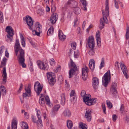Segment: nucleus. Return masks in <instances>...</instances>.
<instances>
[{"label": "nucleus", "mask_w": 129, "mask_h": 129, "mask_svg": "<svg viewBox=\"0 0 129 129\" xmlns=\"http://www.w3.org/2000/svg\"><path fill=\"white\" fill-rule=\"evenodd\" d=\"M61 104L62 105H64L65 102V96L64 93H62L61 95Z\"/></svg>", "instance_id": "30"}, {"label": "nucleus", "mask_w": 129, "mask_h": 129, "mask_svg": "<svg viewBox=\"0 0 129 129\" xmlns=\"http://www.w3.org/2000/svg\"><path fill=\"white\" fill-rule=\"evenodd\" d=\"M79 125L81 129H87V126L82 122L80 123L79 124Z\"/></svg>", "instance_id": "33"}, {"label": "nucleus", "mask_w": 129, "mask_h": 129, "mask_svg": "<svg viewBox=\"0 0 129 129\" xmlns=\"http://www.w3.org/2000/svg\"><path fill=\"white\" fill-rule=\"evenodd\" d=\"M3 13L0 12V22L3 23L4 21V19L3 18Z\"/></svg>", "instance_id": "48"}, {"label": "nucleus", "mask_w": 129, "mask_h": 129, "mask_svg": "<svg viewBox=\"0 0 129 129\" xmlns=\"http://www.w3.org/2000/svg\"><path fill=\"white\" fill-rule=\"evenodd\" d=\"M47 76L50 84L51 86H53L56 81L54 74L51 72L48 73Z\"/></svg>", "instance_id": "8"}, {"label": "nucleus", "mask_w": 129, "mask_h": 129, "mask_svg": "<svg viewBox=\"0 0 129 129\" xmlns=\"http://www.w3.org/2000/svg\"><path fill=\"white\" fill-rule=\"evenodd\" d=\"M72 99H71L70 98L71 100V101L76 100V97L75 96H72Z\"/></svg>", "instance_id": "61"}, {"label": "nucleus", "mask_w": 129, "mask_h": 129, "mask_svg": "<svg viewBox=\"0 0 129 129\" xmlns=\"http://www.w3.org/2000/svg\"><path fill=\"white\" fill-rule=\"evenodd\" d=\"M102 108L103 110V113L105 114H106V108L105 105L102 104Z\"/></svg>", "instance_id": "55"}, {"label": "nucleus", "mask_w": 129, "mask_h": 129, "mask_svg": "<svg viewBox=\"0 0 129 129\" xmlns=\"http://www.w3.org/2000/svg\"><path fill=\"white\" fill-rule=\"evenodd\" d=\"M91 49L88 52V53L90 56H92L94 55L95 53V51L94 50V48Z\"/></svg>", "instance_id": "42"}, {"label": "nucleus", "mask_w": 129, "mask_h": 129, "mask_svg": "<svg viewBox=\"0 0 129 129\" xmlns=\"http://www.w3.org/2000/svg\"><path fill=\"white\" fill-rule=\"evenodd\" d=\"M60 107V106L59 105H55L52 110V112H54L56 111H58Z\"/></svg>", "instance_id": "38"}, {"label": "nucleus", "mask_w": 129, "mask_h": 129, "mask_svg": "<svg viewBox=\"0 0 129 129\" xmlns=\"http://www.w3.org/2000/svg\"><path fill=\"white\" fill-rule=\"evenodd\" d=\"M58 36L60 40L62 41H64L66 38V36L63 34L62 31L60 30L58 31Z\"/></svg>", "instance_id": "20"}, {"label": "nucleus", "mask_w": 129, "mask_h": 129, "mask_svg": "<svg viewBox=\"0 0 129 129\" xmlns=\"http://www.w3.org/2000/svg\"><path fill=\"white\" fill-rule=\"evenodd\" d=\"M78 53L77 51H74V56L75 58H77L78 57Z\"/></svg>", "instance_id": "57"}, {"label": "nucleus", "mask_w": 129, "mask_h": 129, "mask_svg": "<svg viewBox=\"0 0 129 129\" xmlns=\"http://www.w3.org/2000/svg\"><path fill=\"white\" fill-rule=\"evenodd\" d=\"M45 100L48 106H50V101L48 95H46L45 96Z\"/></svg>", "instance_id": "40"}, {"label": "nucleus", "mask_w": 129, "mask_h": 129, "mask_svg": "<svg viewBox=\"0 0 129 129\" xmlns=\"http://www.w3.org/2000/svg\"><path fill=\"white\" fill-rule=\"evenodd\" d=\"M86 24V21H84L82 25V28L83 29H84V28L85 27Z\"/></svg>", "instance_id": "63"}, {"label": "nucleus", "mask_w": 129, "mask_h": 129, "mask_svg": "<svg viewBox=\"0 0 129 129\" xmlns=\"http://www.w3.org/2000/svg\"><path fill=\"white\" fill-rule=\"evenodd\" d=\"M75 90H71L70 92V96L71 97V98L72 99V96H75Z\"/></svg>", "instance_id": "50"}, {"label": "nucleus", "mask_w": 129, "mask_h": 129, "mask_svg": "<svg viewBox=\"0 0 129 129\" xmlns=\"http://www.w3.org/2000/svg\"><path fill=\"white\" fill-rule=\"evenodd\" d=\"M81 96L83 97L85 96L86 95L85 91L83 90H82L81 92Z\"/></svg>", "instance_id": "53"}, {"label": "nucleus", "mask_w": 129, "mask_h": 129, "mask_svg": "<svg viewBox=\"0 0 129 129\" xmlns=\"http://www.w3.org/2000/svg\"><path fill=\"white\" fill-rule=\"evenodd\" d=\"M104 66V59L103 58H102L101 59V62L100 64V68L101 69Z\"/></svg>", "instance_id": "44"}, {"label": "nucleus", "mask_w": 129, "mask_h": 129, "mask_svg": "<svg viewBox=\"0 0 129 129\" xmlns=\"http://www.w3.org/2000/svg\"><path fill=\"white\" fill-rule=\"evenodd\" d=\"M39 103L41 105L43 106L44 104V98H40L39 100Z\"/></svg>", "instance_id": "43"}, {"label": "nucleus", "mask_w": 129, "mask_h": 129, "mask_svg": "<svg viewBox=\"0 0 129 129\" xmlns=\"http://www.w3.org/2000/svg\"><path fill=\"white\" fill-rule=\"evenodd\" d=\"M58 19V16L55 13H53L51 15L50 21L52 24L55 23Z\"/></svg>", "instance_id": "17"}, {"label": "nucleus", "mask_w": 129, "mask_h": 129, "mask_svg": "<svg viewBox=\"0 0 129 129\" xmlns=\"http://www.w3.org/2000/svg\"><path fill=\"white\" fill-rule=\"evenodd\" d=\"M67 4L68 5H70L72 7L74 8L77 7V2L74 1H69L67 2Z\"/></svg>", "instance_id": "22"}, {"label": "nucleus", "mask_w": 129, "mask_h": 129, "mask_svg": "<svg viewBox=\"0 0 129 129\" xmlns=\"http://www.w3.org/2000/svg\"><path fill=\"white\" fill-rule=\"evenodd\" d=\"M31 119L32 121L34 123H36L37 124L39 128H41L42 127L40 126V123L38 121V119H37L36 117L34 115H32L31 116Z\"/></svg>", "instance_id": "21"}, {"label": "nucleus", "mask_w": 129, "mask_h": 129, "mask_svg": "<svg viewBox=\"0 0 129 129\" xmlns=\"http://www.w3.org/2000/svg\"><path fill=\"white\" fill-rule=\"evenodd\" d=\"M78 23V19L76 18L75 19L74 21V26L75 27H76Z\"/></svg>", "instance_id": "45"}, {"label": "nucleus", "mask_w": 129, "mask_h": 129, "mask_svg": "<svg viewBox=\"0 0 129 129\" xmlns=\"http://www.w3.org/2000/svg\"><path fill=\"white\" fill-rule=\"evenodd\" d=\"M91 112L90 110H88L86 112L85 114V117L88 122H90L91 120Z\"/></svg>", "instance_id": "19"}, {"label": "nucleus", "mask_w": 129, "mask_h": 129, "mask_svg": "<svg viewBox=\"0 0 129 129\" xmlns=\"http://www.w3.org/2000/svg\"><path fill=\"white\" fill-rule=\"evenodd\" d=\"M80 2L82 3L83 5L82 9L85 11H86L87 8L86 6L87 5V3L85 0H80Z\"/></svg>", "instance_id": "26"}, {"label": "nucleus", "mask_w": 129, "mask_h": 129, "mask_svg": "<svg viewBox=\"0 0 129 129\" xmlns=\"http://www.w3.org/2000/svg\"><path fill=\"white\" fill-rule=\"evenodd\" d=\"M24 116L26 119H28V114L27 112H25Z\"/></svg>", "instance_id": "59"}, {"label": "nucleus", "mask_w": 129, "mask_h": 129, "mask_svg": "<svg viewBox=\"0 0 129 129\" xmlns=\"http://www.w3.org/2000/svg\"><path fill=\"white\" fill-rule=\"evenodd\" d=\"M77 70L74 69H71L69 71V78H70L73 77V75H74L76 72Z\"/></svg>", "instance_id": "25"}, {"label": "nucleus", "mask_w": 129, "mask_h": 129, "mask_svg": "<svg viewBox=\"0 0 129 129\" xmlns=\"http://www.w3.org/2000/svg\"><path fill=\"white\" fill-rule=\"evenodd\" d=\"M37 63L39 67L41 69L47 70L48 69V67L47 64L40 60H38Z\"/></svg>", "instance_id": "13"}, {"label": "nucleus", "mask_w": 129, "mask_h": 129, "mask_svg": "<svg viewBox=\"0 0 129 129\" xmlns=\"http://www.w3.org/2000/svg\"><path fill=\"white\" fill-rule=\"evenodd\" d=\"M90 48H93L94 47V38L92 37H89L88 40L86 44Z\"/></svg>", "instance_id": "12"}, {"label": "nucleus", "mask_w": 129, "mask_h": 129, "mask_svg": "<svg viewBox=\"0 0 129 129\" xmlns=\"http://www.w3.org/2000/svg\"><path fill=\"white\" fill-rule=\"evenodd\" d=\"M25 20L28 26L29 29L31 30H32L33 23L34 21L33 20L32 18L29 16L27 15L25 18Z\"/></svg>", "instance_id": "9"}, {"label": "nucleus", "mask_w": 129, "mask_h": 129, "mask_svg": "<svg viewBox=\"0 0 129 129\" xmlns=\"http://www.w3.org/2000/svg\"><path fill=\"white\" fill-rule=\"evenodd\" d=\"M17 121L15 119L12 120L11 124L12 129H17Z\"/></svg>", "instance_id": "27"}, {"label": "nucleus", "mask_w": 129, "mask_h": 129, "mask_svg": "<svg viewBox=\"0 0 129 129\" xmlns=\"http://www.w3.org/2000/svg\"><path fill=\"white\" fill-rule=\"evenodd\" d=\"M73 126V123L70 120H68L67 121V126L69 129H71Z\"/></svg>", "instance_id": "31"}, {"label": "nucleus", "mask_w": 129, "mask_h": 129, "mask_svg": "<svg viewBox=\"0 0 129 129\" xmlns=\"http://www.w3.org/2000/svg\"><path fill=\"white\" fill-rule=\"evenodd\" d=\"M117 118V116L115 114H114L112 116L113 120L114 121H115Z\"/></svg>", "instance_id": "58"}, {"label": "nucleus", "mask_w": 129, "mask_h": 129, "mask_svg": "<svg viewBox=\"0 0 129 129\" xmlns=\"http://www.w3.org/2000/svg\"><path fill=\"white\" fill-rule=\"evenodd\" d=\"M111 76L110 70H108L103 77L102 82L103 85L105 87L107 86L110 80Z\"/></svg>", "instance_id": "7"}, {"label": "nucleus", "mask_w": 129, "mask_h": 129, "mask_svg": "<svg viewBox=\"0 0 129 129\" xmlns=\"http://www.w3.org/2000/svg\"><path fill=\"white\" fill-rule=\"evenodd\" d=\"M54 31V28L53 26H51L47 32V34L48 36H49L51 34H52Z\"/></svg>", "instance_id": "35"}, {"label": "nucleus", "mask_w": 129, "mask_h": 129, "mask_svg": "<svg viewBox=\"0 0 129 129\" xmlns=\"http://www.w3.org/2000/svg\"><path fill=\"white\" fill-rule=\"evenodd\" d=\"M20 36L21 39V42L22 44V45L23 47H24L25 45V42L24 41V38L22 34H20Z\"/></svg>", "instance_id": "34"}, {"label": "nucleus", "mask_w": 129, "mask_h": 129, "mask_svg": "<svg viewBox=\"0 0 129 129\" xmlns=\"http://www.w3.org/2000/svg\"><path fill=\"white\" fill-rule=\"evenodd\" d=\"M5 56L7 57H9V54L7 49H6L5 51Z\"/></svg>", "instance_id": "60"}, {"label": "nucleus", "mask_w": 129, "mask_h": 129, "mask_svg": "<svg viewBox=\"0 0 129 129\" xmlns=\"http://www.w3.org/2000/svg\"><path fill=\"white\" fill-rule=\"evenodd\" d=\"M42 27L41 24L38 22H37L34 27V30H32V34L34 35H36L39 36L40 31L41 30Z\"/></svg>", "instance_id": "6"}, {"label": "nucleus", "mask_w": 129, "mask_h": 129, "mask_svg": "<svg viewBox=\"0 0 129 129\" xmlns=\"http://www.w3.org/2000/svg\"><path fill=\"white\" fill-rule=\"evenodd\" d=\"M75 8L74 10V13L77 15L79 14L81 12L80 9L78 7H76Z\"/></svg>", "instance_id": "39"}, {"label": "nucleus", "mask_w": 129, "mask_h": 129, "mask_svg": "<svg viewBox=\"0 0 129 129\" xmlns=\"http://www.w3.org/2000/svg\"><path fill=\"white\" fill-rule=\"evenodd\" d=\"M100 32L98 31L96 32V36L97 44L98 47H100L101 45V39L100 37Z\"/></svg>", "instance_id": "18"}, {"label": "nucleus", "mask_w": 129, "mask_h": 129, "mask_svg": "<svg viewBox=\"0 0 129 129\" xmlns=\"http://www.w3.org/2000/svg\"><path fill=\"white\" fill-rule=\"evenodd\" d=\"M40 111L39 110H38L37 111V116L38 118V121L40 123V126L42 127V120L41 119V116L40 114Z\"/></svg>", "instance_id": "29"}, {"label": "nucleus", "mask_w": 129, "mask_h": 129, "mask_svg": "<svg viewBox=\"0 0 129 129\" xmlns=\"http://www.w3.org/2000/svg\"><path fill=\"white\" fill-rule=\"evenodd\" d=\"M50 11V8L48 7H47L46 8V11L47 12H49Z\"/></svg>", "instance_id": "64"}, {"label": "nucleus", "mask_w": 129, "mask_h": 129, "mask_svg": "<svg viewBox=\"0 0 129 129\" xmlns=\"http://www.w3.org/2000/svg\"><path fill=\"white\" fill-rule=\"evenodd\" d=\"M63 115L66 117H70L71 115V112L69 109H66L63 112Z\"/></svg>", "instance_id": "24"}, {"label": "nucleus", "mask_w": 129, "mask_h": 129, "mask_svg": "<svg viewBox=\"0 0 129 129\" xmlns=\"http://www.w3.org/2000/svg\"><path fill=\"white\" fill-rule=\"evenodd\" d=\"M25 90L26 91V92L28 93L30 96H31V94H30L31 90L30 88V85H29L28 87L27 88H25Z\"/></svg>", "instance_id": "41"}, {"label": "nucleus", "mask_w": 129, "mask_h": 129, "mask_svg": "<svg viewBox=\"0 0 129 129\" xmlns=\"http://www.w3.org/2000/svg\"><path fill=\"white\" fill-rule=\"evenodd\" d=\"M119 63V62L116 61L115 65V67L118 69H119V65H118Z\"/></svg>", "instance_id": "56"}, {"label": "nucleus", "mask_w": 129, "mask_h": 129, "mask_svg": "<svg viewBox=\"0 0 129 129\" xmlns=\"http://www.w3.org/2000/svg\"><path fill=\"white\" fill-rule=\"evenodd\" d=\"M89 66L92 71L94 69L95 67V62L94 60L92 59L90 60L89 62Z\"/></svg>", "instance_id": "23"}, {"label": "nucleus", "mask_w": 129, "mask_h": 129, "mask_svg": "<svg viewBox=\"0 0 129 129\" xmlns=\"http://www.w3.org/2000/svg\"><path fill=\"white\" fill-rule=\"evenodd\" d=\"M22 123L21 127L22 128L27 129L28 128V126L27 123L23 122Z\"/></svg>", "instance_id": "37"}, {"label": "nucleus", "mask_w": 129, "mask_h": 129, "mask_svg": "<svg viewBox=\"0 0 129 129\" xmlns=\"http://www.w3.org/2000/svg\"><path fill=\"white\" fill-rule=\"evenodd\" d=\"M108 0H106V1L105 11H102L103 17L100 19V24L99 27L102 29L105 26L104 23L106 24L108 23V20L107 17L109 15V7L108 6Z\"/></svg>", "instance_id": "2"}, {"label": "nucleus", "mask_w": 129, "mask_h": 129, "mask_svg": "<svg viewBox=\"0 0 129 129\" xmlns=\"http://www.w3.org/2000/svg\"><path fill=\"white\" fill-rule=\"evenodd\" d=\"M6 31L7 34L6 36V41L8 42H11L12 41L13 36L14 34V31L12 27L10 26H8L6 28Z\"/></svg>", "instance_id": "3"}, {"label": "nucleus", "mask_w": 129, "mask_h": 129, "mask_svg": "<svg viewBox=\"0 0 129 129\" xmlns=\"http://www.w3.org/2000/svg\"><path fill=\"white\" fill-rule=\"evenodd\" d=\"M120 66L124 76L126 78H128V76L127 75L128 71L126 67L122 62H120Z\"/></svg>", "instance_id": "16"}, {"label": "nucleus", "mask_w": 129, "mask_h": 129, "mask_svg": "<svg viewBox=\"0 0 129 129\" xmlns=\"http://www.w3.org/2000/svg\"><path fill=\"white\" fill-rule=\"evenodd\" d=\"M54 61L55 60L53 59L52 58L51 59V61H50V62L51 65H52V64H53L54 63Z\"/></svg>", "instance_id": "62"}, {"label": "nucleus", "mask_w": 129, "mask_h": 129, "mask_svg": "<svg viewBox=\"0 0 129 129\" xmlns=\"http://www.w3.org/2000/svg\"><path fill=\"white\" fill-rule=\"evenodd\" d=\"M0 92L3 95H5L6 94V89L4 86H2L0 87Z\"/></svg>", "instance_id": "32"}, {"label": "nucleus", "mask_w": 129, "mask_h": 129, "mask_svg": "<svg viewBox=\"0 0 129 129\" xmlns=\"http://www.w3.org/2000/svg\"><path fill=\"white\" fill-rule=\"evenodd\" d=\"M34 89L38 95H39L42 90L43 87L40 85L38 81L35 82L34 85Z\"/></svg>", "instance_id": "10"}, {"label": "nucleus", "mask_w": 129, "mask_h": 129, "mask_svg": "<svg viewBox=\"0 0 129 129\" xmlns=\"http://www.w3.org/2000/svg\"><path fill=\"white\" fill-rule=\"evenodd\" d=\"M107 105L109 108H111L112 107V105L111 103L108 101H106Z\"/></svg>", "instance_id": "46"}, {"label": "nucleus", "mask_w": 129, "mask_h": 129, "mask_svg": "<svg viewBox=\"0 0 129 129\" xmlns=\"http://www.w3.org/2000/svg\"><path fill=\"white\" fill-rule=\"evenodd\" d=\"M117 85L115 83H112V86L111 88L110 93L113 95V96H117V92L116 88Z\"/></svg>", "instance_id": "14"}, {"label": "nucleus", "mask_w": 129, "mask_h": 129, "mask_svg": "<svg viewBox=\"0 0 129 129\" xmlns=\"http://www.w3.org/2000/svg\"><path fill=\"white\" fill-rule=\"evenodd\" d=\"M91 95L89 94H87L83 97L84 102L88 106H90L95 104L97 101L96 98H92L90 99Z\"/></svg>", "instance_id": "4"}, {"label": "nucleus", "mask_w": 129, "mask_h": 129, "mask_svg": "<svg viewBox=\"0 0 129 129\" xmlns=\"http://www.w3.org/2000/svg\"><path fill=\"white\" fill-rule=\"evenodd\" d=\"M89 71V70L86 66L82 68V76L83 80H85L87 79L88 76L87 73Z\"/></svg>", "instance_id": "11"}, {"label": "nucleus", "mask_w": 129, "mask_h": 129, "mask_svg": "<svg viewBox=\"0 0 129 129\" xmlns=\"http://www.w3.org/2000/svg\"><path fill=\"white\" fill-rule=\"evenodd\" d=\"M72 15V12H69L68 14L67 17L68 19H70Z\"/></svg>", "instance_id": "54"}, {"label": "nucleus", "mask_w": 129, "mask_h": 129, "mask_svg": "<svg viewBox=\"0 0 129 129\" xmlns=\"http://www.w3.org/2000/svg\"><path fill=\"white\" fill-rule=\"evenodd\" d=\"M69 67L72 68L71 69H74L77 70V67L74 63L73 62V60L71 58H70V64H69Z\"/></svg>", "instance_id": "28"}, {"label": "nucleus", "mask_w": 129, "mask_h": 129, "mask_svg": "<svg viewBox=\"0 0 129 129\" xmlns=\"http://www.w3.org/2000/svg\"><path fill=\"white\" fill-rule=\"evenodd\" d=\"M29 95L27 94L26 92L23 93V98H25L26 99H28L29 96Z\"/></svg>", "instance_id": "51"}, {"label": "nucleus", "mask_w": 129, "mask_h": 129, "mask_svg": "<svg viewBox=\"0 0 129 129\" xmlns=\"http://www.w3.org/2000/svg\"><path fill=\"white\" fill-rule=\"evenodd\" d=\"M76 43L75 42H73L71 43V46L74 50H75L76 49Z\"/></svg>", "instance_id": "49"}, {"label": "nucleus", "mask_w": 129, "mask_h": 129, "mask_svg": "<svg viewBox=\"0 0 129 129\" xmlns=\"http://www.w3.org/2000/svg\"><path fill=\"white\" fill-rule=\"evenodd\" d=\"M114 2V6L117 9L119 8V6L118 4V2L116 0H113Z\"/></svg>", "instance_id": "52"}, {"label": "nucleus", "mask_w": 129, "mask_h": 129, "mask_svg": "<svg viewBox=\"0 0 129 129\" xmlns=\"http://www.w3.org/2000/svg\"><path fill=\"white\" fill-rule=\"evenodd\" d=\"M125 37L126 39L127 40L129 37V28L128 25H127Z\"/></svg>", "instance_id": "36"}, {"label": "nucleus", "mask_w": 129, "mask_h": 129, "mask_svg": "<svg viewBox=\"0 0 129 129\" xmlns=\"http://www.w3.org/2000/svg\"><path fill=\"white\" fill-rule=\"evenodd\" d=\"M7 60V59L5 57H4L1 61V65L0 66V68L4 67L3 68V84L5 83L7 78V74L6 71V68L5 67L6 64Z\"/></svg>", "instance_id": "5"}, {"label": "nucleus", "mask_w": 129, "mask_h": 129, "mask_svg": "<svg viewBox=\"0 0 129 129\" xmlns=\"http://www.w3.org/2000/svg\"><path fill=\"white\" fill-rule=\"evenodd\" d=\"M99 79L97 77L93 78L92 80V85L94 89H96L99 86Z\"/></svg>", "instance_id": "15"}, {"label": "nucleus", "mask_w": 129, "mask_h": 129, "mask_svg": "<svg viewBox=\"0 0 129 129\" xmlns=\"http://www.w3.org/2000/svg\"><path fill=\"white\" fill-rule=\"evenodd\" d=\"M14 51L16 56L18 55V52L19 54L18 56V61L19 64L21 65L23 68L25 67L26 65L24 63V51L21 47L18 39H16L14 47Z\"/></svg>", "instance_id": "1"}, {"label": "nucleus", "mask_w": 129, "mask_h": 129, "mask_svg": "<svg viewBox=\"0 0 129 129\" xmlns=\"http://www.w3.org/2000/svg\"><path fill=\"white\" fill-rule=\"evenodd\" d=\"M120 111L121 113L123 114L124 112H125L124 111V107L123 104H122L121 105L120 109Z\"/></svg>", "instance_id": "47"}]
</instances>
